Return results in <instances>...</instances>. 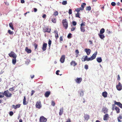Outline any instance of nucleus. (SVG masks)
<instances>
[{"mask_svg": "<svg viewBox=\"0 0 122 122\" xmlns=\"http://www.w3.org/2000/svg\"><path fill=\"white\" fill-rule=\"evenodd\" d=\"M60 71L59 70H57L56 72V74L57 75H59V74L58 72H60Z\"/></svg>", "mask_w": 122, "mask_h": 122, "instance_id": "680f3d73", "label": "nucleus"}, {"mask_svg": "<svg viewBox=\"0 0 122 122\" xmlns=\"http://www.w3.org/2000/svg\"><path fill=\"white\" fill-rule=\"evenodd\" d=\"M20 106V104L16 105L15 106L14 105H12L13 108H14L15 109H16L17 108H19Z\"/></svg>", "mask_w": 122, "mask_h": 122, "instance_id": "412c9836", "label": "nucleus"}, {"mask_svg": "<svg viewBox=\"0 0 122 122\" xmlns=\"http://www.w3.org/2000/svg\"><path fill=\"white\" fill-rule=\"evenodd\" d=\"M47 44L46 43H44L43 44L42 49L43 51H46V49Z\"/></svg>", "mask_w": 122, "mask_h": 122, "instance_id": "9b49d317", "label": "nucleus"}, {"mask_svg": "<svg viewBox=\"0 0 122 122\" xmlns=\"http://www.w3.org/2000/svg\"><path fill=\"white\" fill-rule=\"evenodd\" d=\"M88 56H84L83 57H82L81 58V60L82 61L84 62L86 61H90L89 60V58H88Z\"/></svg>", "mask_w": 122, "mask_h": 122, "instance_id": "423d86ee", "label": "nucleus"}, {"mask_svg": "<svg viewBox=\"0 0 122 122\" xmlns=\"http://www.w3.org/2000/svg\"><path fill=\"white\" fill-rule=\"evenodd\" d=\"M51 29L50 28L49 29L48 26H44L43 28V31L44 32H47L50 33L51 32Z\"/></svg>", "mask_w": 122, "mask_h": 122, "instance_id": "7ed1b4c3", "label": "nucleus"}, {"mask_svg": "<svg viewBox=\"0 0 122 122\" xmlns=\"http://www.w3.org/2000/svg\"><path fill=\"white\" fill-rule=\"evenodd\" d=\"M70 64L71 66H75L77 65V64L75 61H72L70 63Z\"/></svg>", "mask_w": 122, "mask_h": 122, "instance_id": "a878e982", "label": "nucleus"}, {"mask_svg": "<svg viewBox=\"0 0 122 122\" xmlns=\"http://www.w3.org/2000/svg\"><path fill=\"white\" fill-rule=\"evenodd\" d=\"M10 91H14L15 90V87H13L12 88H10L9 89Z\"/></svg>", "mask_w": 122, "mask_h": 122, "instance_id": "ea45409f", "label": "nucleus"}, {"mask_svg": "<svg viewBox=\"0 0 122 122\" xmlns=\"http://www.w3.org/2000/svg\"><path fill=\"white\" fill-rule=\"evenodd\" d=\"M4 93V92L3 93L0 92V98H2L4 97L5 94Z\"/></svg>", "mask_w": 122, "mask_h": 122, "instance_id": "473e14b6", "label": "nucleus"}, {"mask_svg": "<svg viewBox=\"0 0 122 122\" xmlns=\"http://www.w3.org/2000/svg\"><path fill=\"white\" fill-rule=\"evenodd\" d=\"M8 32L10 35H12L13 34V32L12 31H11L10 30H8Z\"/></svg>", "mask_w": 122, "mask_h": 122, "instance_id": "a19ab883", "label": "nucleus"}, {"mask_svg": "<svg viewBox=\"0 0 122 122\" xmlns=\"http://www.w3.org/2000/svg\"><path fill=\"white\" fill-rule=\"evenodd\" d=\"M25 1L24 0H21L20 2L21 3H25Z\"/></svg>", "mask_w": 122, "mask_h": 122, "instance_id": "774afa93", "label": "nucleus"}, {"mask_svg": "<svg viewBox=\"0 0 122 122\" xmlns=\"http://www.w3.org/2000/svg\"><path fill=\"white\" fill-rule=\"evenodd\" d=\"M26 99L25 96L24 97V98L23 100V103L24 105H26L27 104L28 102L26 101Z\"/></svg>", "mask_w": 122, "mask_h": 122, "instance_id": "c85d7f7f", "label": "nucleus"}, {"mask_svg": "<svg viewBox=\"0 0 122 122\" xmlns=\"http://www.w3.org/2000/svg\"><path fill=\"white\" fill-rule=\"evenodd\" d=\"M76 27H72L71 28V31H73L75 30L76 28Z\"/></svg>", "mask_w": 122, "mask_h": 122, "instance_id": "5fc2aeb1", "label": "nucleus"}, {"mask_svg": "<svg viewBox=\"0 0 122 122\" xmlns=\"http://www.w3.org/2000/svg\"><path fill=\"white\" fill-rule=\"evenodd\" d=\"M54 32L55 33V37L56 39L57 40L59 37L58 32L57 30H56L54 31Z\"/></svg>", "mask_w": 122, "mask_h": 122, "instance_id": "6ab92c4d", "label": "nucleus"}, {"mask_svg": "<svg viewBox=\"0 0 122 122\" xmlns=\"http://www.w3.org/2000/svg\"><path fill=\"white\" fill-rule=\"evenodd\" d=\"M47 121V119L43 116H42L40 117V122H46Z\"/></svg>", "mask_w": 122, "mask_h": 122, "instance_id": "6e6552de", "label": "nucleus"}, {"mask_svg": "<svg viewBox=\"0 0 122 122\" xmlns=\"http://www.w3.org/2000/svg\"><path fill=\"white\" fill-rule=\"evenodd\" d=\"M117 80H118L119 81H120V77L119 75H118V77H117Z\"/></svg>", "mask_w": 122, "mask_h": 122, "instance_id": "0e129e2a", "label": "nucleus"}, {"mask_svg": "<svg viewBox=\"0 0 122 122\" xmlns=\"http://www.w3.org/2000/svg\"><path fill=\"white\" fill-rule=\"evenodd\" d=\"M35 92L34 90H32L31 91V95L32 96L33 95L34 93H35Z\"/></svg>", "mask_w": 122, "mask_h": 122, "instance_id": "052dcab7", "label": "nucleus"}, {"mask_svg": "<svg viewBox=\"0 0 122 122\" xmlns=\"http://www.w3.org/2000/svg\"><path fill=\"white\" fill-rule=\"evenodd\" d=\"M85 25V22H82L80 25L81 27H84L83 26Z\"/></svg>", "mask_w": 122, "mask_h": 122, "instance_id": "79ce46f5", "label": "nucleus"}, {"mask_svg": "<svg viewBox=\"0 0 122 122\" xmlns=\"http://www.w3.org/2000/svg\"><path fill=\"white\" fill-rule=\"evenodd\" d=\"M81 31V32H84L85 31V29L84 27H81L80 26Z\"/></svg>", "mask_w": 122, "mask_h": 122, "instance_id": "c756f323", "label": "nucleus"}, {"mask_svg": "<svg viewBox=\"0 0 122 122\" xmlns=\"http://www.w3.org/2000/svg\"><path fill=\"white\" fill-rule=\"evenodd\" d=\"M67 4V1H63L62 2V4L63 5H65Z\"/></svg>", "mask_w": 122, "mask_h": 122, "instance_id": "49530a36", "label": "nucleus"}, {"mask_svg": "<svg viewBox=\"0 0 122 122\" xmlns=\"http://www.w3.org/2000/svg\"><path fill=\"white\" fill-rule=\"evenodd\" d=\"M80 10L78 11L77 9L76 8L75 9V11L77 12V13L75 15V16L76 17H78L79 18H80V13H79V12Z\"/></svg>", "mask_w": 122, "mask_h": 122, "instance_id": "f8f14e48", "label": "nucleus"}, {"mask_svg": "<svg viewBox=\"0 0 122 122\" xmlns=\"http://www.w3.org/2000/svg\"><path fill=\"white\" fill-rule=\"evenodd\" d=\"M51 20L52 22L54 23H55L56 22V20L55 18L52 19Z\"/></svg>", "mask_w": 122, "mask_h": 122, "instance_id": "37998d69", "label": "nucleus"}, {"mask_svg": "<svg viewBox=\"0 0 122 122\" xmlns=\"http://www.w3.org/2000/svg\"><path fill=\"white\" fill-rule=\"evenodd\" d=\"M108 111V109L106 107H103L102 108V112H103L105 114L107 113Z\"/></svg>", "mask_w": 122, "mask_h": 122, "instance_id": "a211bd4d", "label": "nucleus"}, {"mask_svg": "<svg viewBox=\"0 0 122 122\" xmlns=\"http://www.w3.org/2000/svg\"><path fill=\"white\" fill-rule=\"evenodd\" d=\"M9 114L10 116H12L13 114V112L12 111L10 112L9 113Z\"/></svg>", "mask_w": 122, "mask_h": 122, "instance_id": "864d4df0", "label": "nucleus"}, {"mask_svg": "<svg viewBox=\"0 0 122 122\" xmlns=\"http://www.w3.org/2000/svg\"><path fill=\"white\" fill-rule=\"evenodd\" d=\"M75 52L77 54H78L79 53V52L78 50L77 49L76 50Z\"/></svg>", "mask_w": 122, "mask_h": 122, "instance_id": "e2e57ef3", "label": "nucleus"}, {"mask_svg": "<svg viewBox=\"0 0 122 122\" xmlns=\"http://www.w3.org/2000/svg\"><path fill=\"white\" fill-rule=\"evenodd\" d=\"M25 51L28 53H30L31 52V50L30 49H29L27 47H26L25 49Z\"/></svg>", "mask_w": 122, "mask_h": 122, "instance_id": "4be33fe9", "label": "nucleus"}, {"mask_svg": "<svg viewBox=\"0 0 122 122\" xmlns=\"http://www.w3.org/2000/svg\"><path fill=\"white\" fill-rule=\"evenodd\" d=\"M51 92L49 91H47L45 93V97H47L50 94Z\"/></svg>", "mask_w": 122, "mask_h": 122, "instance_id": "5701e85b", "label": "nucleus"}, {"mask_svg": "<svg viewBox=\"0 0 122 122\" xmlns=\"http://www.w3.org/2000/svg\"><path fill=\"white\" fill-rule=\"evenodd\" d=\"M36 106L37 108H38L39 109L41 107V105L40 101H37Z\"/></svg>", "mask_w": 122, "mask_h": 122, "instance_id": "9d476101", "label": "nucleus"}, {"mask_svg": "<svg viewBox=\"0 0 122 122\" xmlns=\"http://www.w3.org/2000/svg\"><path fill=\"white\" fill-rule=\"evenodd\" d=\"M117 89L118 91H120L122 89V85L119 82L118 84L116 86Z\"/></svg>", "mask_w": 122, "mask_h": 122, "instance_id": "0eeeda50", "label": "nucleus"}, {"mask_svg": "<svg viewBox=\"0 0 122 122\" xmlns=\"http://www.w3.org/2000/svg\"><path fill=\"white\" fill-rule=\"evenodd\" d=\"M72 24L73 25L75 26L76 24V22L75 21H73Z\"/></svg>", "mask_w": 122, "mask_h": 122, "instance_id": "3c124183", "label": "nucleus"}, {"mask_svg": "<svg viewBox=\"0 0 122 122\" xmlns=\"http://www.w3.org/2000/svg\"><path fill=\"white\" fill-rule=\"evenodd\" d=\"M63 40V37L62 36H61L60 38V41H62Z\"/></svg>", "mask_w": 122, "mask_h": 122, "instance_id": "bf43d9fd", "label": "nucleus"}, {"mask_svg": "<svg viewBox=\"0 0 122 122\" xmlns=\"http://www.w3.org/2000/svg\"><path fill=\"white\" fill-rule=\"evenodd\" d=\"M34 46L35 47V50L37 48V46L38 45L36 43H34Z\"/></svg>", "mask_w": 122, "mask_h": 122, "instance_id": "a18cd8bd", "label": "nucleus"}, {"mask_svg": "<svg viewBox=\"0 0 122 122\" xmlns=\"http://www.w3.org/2000/svg\"><path fill=\"white\" fill-rule=\"evenodd\" d=\"M4 93H5V96L7 98H10L12 97V94L10 93L9 91L8 90L5 91H4Z\"/></svg>", "mask_w": 122, "mask_h": 122, "instance_id": "f03ea898", "label": "nucleus"}, {"mask_svg": "<svg viewBox=\"0 0 122 122\" xmlns=\"http://www.w3.org/2000/svg\"><path fill=\"white\" fill-rule=\"evenodd\" d=\"M84 51L86 53L87 55H89L90 53L91 50L89 49L86 48L84 50Z\"/></svg>", "mask_w": 122, "mask_h": 122, "instance_id": "ddd939ff", "label": "nucleus"}, {"mask_svg": "<svg viewBox=\"0 0 122 122\" xmlns=\"http://www.w3.org/2000/svg\"><path fill=\"white\" fill-rule=\"evenodd\" d=\"M68 13L70 15L71 14H72V10L71 9H70L69 10Z\"/></svg>", "mask_w": 122, "mask_h": 122, "instance_id": "09e8293b", "label": "nucleus"}, {"mask_svg": "<svg viewBox=\"0 0 122 122\" xmlns=\"http://www.w3.org/2000/svg\"><path fill=\"white\" fill-rule=\"evenodd\" d=\"M84 68L86 69H88V66L87 65H85Z\"/></svg>", "mask_w": 122, "mask_h": 122, "instance_id": "603ef678", "label": "nucleus"}, {"mask_svg": "<svg viewBox=\"0 0 122 122\" xmlns=\"http://www.w3.org/2000/svg\"><path fill=\"white\" fill-rule=\"evenodd\" d=\"M12 62L13 64L15 65L16 62V58H14V59H13L12 60Z\"/></svg>", "mask_w": 122, "mask_h": 122, "instance_id": "e433bc0d", "label": "nucleus"}, {"mask_svg": "<svg viewBox=\"0 0 122 122\" xmlns=\"http://www.w3.org/2000/svg\"><path fill=\"white\" fill-rule=\"evenodd\" d=\"M58 12L56 11L55 10L54 12L53 15L55 16H56L58 15Z\"/></svg>", "mask_w": 122, "mask_h": 122, "instance_id": "c9c22d12", "label": "nucleus"}, {"mask_svg": "<svg viewBox=\"0 0 122 122\" xmlns=\"http://www.w3.org/2000/svg\"><path fill=\"white\" fill-rule=\"evenodd\" d=\"M37 11V9L34 8V12H36Z\"/></svg>", "mask_w": 122, "mask_h": 122, "instance_id": "338daca9", "label": "nucleus"}, {"mask_svg": "<svg viewBox=\"0 0 122 122\" xmlns=\"http://www.w3.org/2000/svg\"><path fill=\"white\" fill-rule=\"evenodd\" d=\"M97 54V52L94 53L92 55V56L90 57L89 58V60L90 61H92L95 59Z\"/></svg>", "mask_w": 122, "mask_h": 122, "instance_id": "1a4fd4ad", "label": "nucleus"}, {"mask_svg": "<svg viewBox=\"0 0 122 122\" xmlns=\"http://www.w3.org/2000/svg\"><path fill=\"white\" fill-rule=\"evenodd\" d=\"M9 25L10 27L12 30H14V28L13 27V25L12 22L10 23L9 24Z\"/></svg>", "mask_w": 122, "mask_h": 122, "instance_id": "2f4dec72", "label": "nucleus"}, {"mask_svg": "<svg viewBox=\"0 0 122 122\" xmlns=\"http://www.w3.org/2000/svg\"><path fill=\"white\" fill-rule=\"evenodd\" d=\"M71 33H69L68 35V36H67L68 38H71Z\"/></svg>", "mask_w": 122, "mask_h": 122, "instance_id": "6e6d98bb", "label": "nucleus"}, {"mask_svg": "<svg viewBox=\"0 0 122 122\" xmlns=\"http://www.w3.org/2000/svg\"><path fill=\"white\" fill-rule=\"evenodd\" d=\"M105 32V29L103 28H102L100 31L99 34H103Z\"/></svg>", "mask_w": 122, "mask_h": 122, "instance_id": "f704fd0d", "label": "nucleus"}, {"mask_svg": "<svg viewBox=\"0 0 122 122\" xmlns=\"http://www.w3.org/2000/svg\"><path fill=\"white\" fill-rule=\"evenodd\" d=\"M115 105H116L114 103V104L112 105V110H114L115 109V107H116L115 106Z\"/></svg>", "mask_w": 122, "mask_h": 122, "instance_id": "4c0bfd02", "label": "nucleus"}, {"mask_svg": "<svg viewBox=\"0 0 122 122\" xmlns=\"http://www.w3.org/2000/svg\"><path fill=\"white\" fill-rule=\"evenodd\" d=\"M82 79L81 78H77L75 81L76 83L79 84L80 83L81 81H82Z\"/></svg>", "mask_w": 122, "mask_h": 122, "instance_id": "dca6fc26", "label": "nucleus"}, {"mask_svg": "<svg viewBox=\"0 0 122 122\" xmlns=\"http://www.w3.org/2000/svg\"><path fill=\"white\" fill-rule=\"evenodd\" d=\"M80 94L81 96H82L83 95L84 93L82 91L81 92Z\"/></svg>", "mask_w": 122, "mask_h": 122, "instance_id": "4d7b16f0", "label": "nucleus"}, {"mask_svg": "<svg viewBox=\"0 0 122 122\" xmlns=\"http://www.w3.org/2000/svg\"><path fill=\"white\" fill-rule=\"evenodd\" d=\"M114 102L115 104L117 105L120 108H122V104L120 102H117L116 101H114Z\"/></svg>", "mask_w": 122, "mask_h": 122, "instance_id": "4468645a", "label": "nucleus"}, {"mask_svg": "<svg viewBox=\"0 0 122 122\" xmlns=\"http://www.w3.org/2000/svg\"><path fill=\"white\" fill-rule=\"evenodd\" d=\"M111 5L113 6H115L116 5V3L114 2H112L111 3Z\"/></svg>", "mask_w": 122, "mask_h": 122, "instance_id": "8fccbe9b", "label": "nucleus"}, {"mask_svg": "<svg viewBox=\"0 0 122 122\" xmlns=\"http://www.w3.org/2000/svg\"><path fill=\"white\" fill-rule=\"evenodd\" d=\"M43 18H45L46 17V15L45 14H44L42 16Z\"/></svg>", "mask_w": 122, "mask_h": 122, "instance_id": "69168bd1", "label": "nucleus"}, {"mask_svg": "<svg viewBox=\"0 0 122 122\" xmlns=\"http://www.w3.org/2000/svg\"><path fill=\"white\" fill-rule=\"evenodd\" d=\"M97 61L99 63H100L102 61V59L101 57H97Z\"/></svg>", "mask_w": 122, "mask_h": 122, "instance_id": "7c9ffc66", "label": "nucleus"}, {"mask_svg": "<svg viewBox=\"0 0 122 122\" xmlns=\"http://www.w3.org/2000/svg\"><path fill=\"white\" fill-rule=\"evenodd\" d=\"M63 27L65 29H66L68 26V24L67 20L66 19L63 20L62 22Z\"/></svg>", "mask_w": 122, "mask_h": 122, "instance_id": "f257e3e1", "label": "nucleus"}, {"mask_svg": "<svg viewBox=\"0 0 122 122\" xmlns=\"http://www.w3.org/2000/svg\"><path fill=\"white\" fill-rule=\"evenodd\" d=\"M86 10L88 11L90 10H91V7L90 6H87L86 8Z\"/></svg>", "mask_w": 122, "mask_h": 122, "instance_id": "58836bf2", "label": "nucleus"}, {"mask_svg": "<svg viewBox=\"0 0 122 122\" xmlns=\"http://www.w3.org/2000/svg\"><path fill=\"white\" fill-rule=\"evenodd\" d=\"M109 118L108 115L107 114H105L103 116V119L104 120H107Z\"/></svg>", "mask_w": 122, "mask_h": 122, "instance_id": "f3484780", "label": "nucleus"}, {"mask_svg": "<svg viewBox=\"0 0 122 122\" xmlns=\"http://www.w3.org/2000/svg\"><path fill=\"white\" fill-rule=\"evenodd\" d=\"M9 55L10 57H12L14 58H16L17 55L13 51H11L10 53L9 54Z\"/></svg>", "mask_w": 122, "mask_h": 122, "instance_id": "20e7f679", "label": "nucleus"}, {"mask_svg": "<svg viewBox=\"0 0 122 122\" xmlns=\"http://www.w3.org/2000/svg\"><path fill=\"white\" fill-rule=\"evenodd\" d=\"M107 93L106 91L103 92L102 94V96L105 98L107 97Z\"/></svg>", "mask_w": 122, "mask_h": 122, "instance_id": "bb28decb", "label": "nucleus"}, {"mask_svg": "<svg viewBox=\"0 0 122 122\" xmlns=\"http://www.w3.org/2000/svg\"><path fill=\"white\" fill-rule=\"evenodd\" d=\"M86 5V4L85 3H83L81 5V7L80 8H77L76 9H77L78 11L82 10H84V6H85Z\"/></svg>", "mask_w": 122, "mask_h": 122, "instance_id": "39448f33", "label": "nucleus"}, {"mask_svg": "<svg viewBox=\"0 0 122 122\" xmlns=\"http://www.w3.org/2000/svg\"><path fill=\"white\" fill-rule=\"evenodd\" d=\"M66 122H71V120L70 118H68Z\"/></svg>", "mask_w": 122, "mask_h": 122, "instance_id": "13d9d810", "label": "nucleus"}, {"mask_svg": "<svg viewBox=\"0 0 122 122\" xmlns=\"http://www.w3.org/2000/svg\"><path fill=\"white\" fill-rule=\"evenodd\" d=\"M65 55H62L60 60L61 62L62 63H64L65 61Z\"/></svg>", "mask_w": 122, "mask_h": 122, "instance_id": "2eb2a0df", "label": "nucleus"}, {"mask_svg": "<svg viewBox=\"0 0 122 122\" xmlns=\"http://www.w3.org/2000/svg\"><path fill=\"white\" fill-rule=\"evenodd\" d=\"M98 35L99 37L101 39H103L105 37V36H104V35L103 34H98Z\"/></svg>", "mask_w": 122, "mask_h": 122, "instance_id": "cd10ccee", "label": "nucleus"}, {"mask_svg": "<svg viewBox=\"0 0 122 122\" xmlns=\"http://www.w3.org/2000/svg\"><path fill=\"white\" fill-rule=\"evenodd\" d=\"M51 40H50V39H49V41H48V44L49 47L50 48V47L51 46Z\"/></svg>", "mask_w": 122, "mask_h": 122, "instance_id": "c03bdc74", "label": "nucleus"}, {"mask_svg": "<svg viewBox=\"0 0 122 122\" xmlns=\"http://www.w3.org/2000/svg\"><path fill=\"white\" fill-rule=\"evenodd\" d=\"M63 107L61 108L60 109V111L59 112V115H61L63 113Z\"/></svg>", "mask_w": 122, "mask_h": 122, "instance_id": "393cba45", "label": "nucleus"}, {"mask_svg": "<svg viewBox=\"0 0 122 122\" xmlns=\"http://www.w3.org/2000/svg\"><path fill=\"white\" fill-rule=\"evenodd\" d=\"M115 110L117 112V113H119L120 112V109L118 107H116Z\"/></svg>", "mask_w": 122, "mask_h": 122, "instance_id": "72a5a7b5", "label": "nucleus"}, {"mask_svg": "<svg viewBox=\"0 0 122 122\" xmlns=\"http://www.w3.org/2000/svg\"><path fill=\"white\" fill-rule=\"evenodd\" d=\"M90 117L89 115L87 114H85L84 115V118L85 120L86 121H87L89 119Z\"/></svg>", "mask_w": 122, "mask_h": 122, "instance_id": "aec40b11", "label": "nucleus"}, {"mask_svg": "<svg viewBox=\"0 0 122 122\" xmlns=\"http://www.w3.org/2000/svg\"><path fill=\"white\" fill-rule=\"evenodd\" d=\"M122 119V114H120L119 117L117 118V120L118 122H121L122 121L120 119Z\"/></svg>", "mask_w": 122, "mask_h": 122, "instance_id": "b1692460", "label": "nucleus"}, {"mask_svg": "<svg viewBox=\"0 0 122 122\" xmlns=\"http://www.w3.org/2000/svg\"><path fill=\"white\" fill-rule=\"evenodd\" d=\"M55 105V103L54 101H52L51 102V105L53 106H54Z\"/></svg>", "mask_w": 122, "mask_h": 122, "instance_id": "de8ad7c7", "label": "nucleus"}]
</instances>
